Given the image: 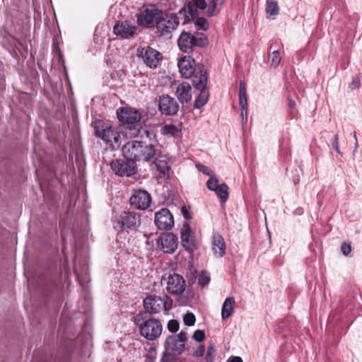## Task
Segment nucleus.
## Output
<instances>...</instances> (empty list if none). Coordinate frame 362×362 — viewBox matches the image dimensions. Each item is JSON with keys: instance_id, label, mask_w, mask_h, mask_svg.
Here are the masks:
<instances>
[{"instance_id": "1", "label": "nucleus", "mask_w": 362, "mask_h": 362, "mask_svg": "<svg viewBox=\"0 0 362 362\" xmlns=\"http://www.w3.org/2000/svg\"><path fill=\"white\" fill-rule=\"evenodd\" d=\"M181 75L186 78H191L193 87L199 90V95L194 101V108H202L207 102L209 92L207 88L208 74L205 66L197 64L191 57H184L178 62Z\"/></svg>"}, {"instance_id": "2", "label": "nucleus", "mask_w": 362, "mask_h": 362, "mask_svg": "<svg viewBox=\"0 0 362 362\" xmlns=\"http://www.w3.org/2000/svg\"><path fill=\"white\" fill-rule=\"evenodd\" d=\"M134 322L138 326L141 337L148 341L156 340L161 335L163 326L158 319L148 317L146 313L139 312L134 317Z\"/></svg>"}, {"instance_id": "3", "label": "nucleus", "mask_w": 362, "mask_h": 362, "mask_svg": "<svg viewBox=\"0 0 362 362\" xmlns=\"http://www.w3.org/2000/svg\"><path fill=\"white\" fill-rule=\"evenodd\" d=\"M95 137L102 139L113 148L120 145V134L112 125L101 119H95L91 124Z\"/></svg>"}, {"instance_id": "4", "label": "nucleus", "mask_w": 362, "mask_h": 362, "mask_svg": "<svg viewBox=\"0 0 362 362\" xmlns=\"http://www.w3.org/2000/svg\"><path fill=\"white\" fill-rule=\"evenodd\" d=\"M186 330H182L177 334L169 335L164 343L165 351L163 352L160 362H168L173 356L180 355L185 350L187 340Z\"/></svg>"}, {"instance_id": "5", "label": "nucleus", "mask_w": 362, "mask_h": 362, "mask_svg": "<svg viewBox=\"0 0 362 362\" xmlns=\"http://www.w3.org/2000/svg\"><path fill=\"white\" fill-rule=\"evenodd\" d=\"M208 44L207 37L200 32L192 34L190 32L183 31L177 40V45L180 49L187 54L192 52L195 47H204Z\"/></svg>"}, {"instance_id": "6", "label": "nucleus", "mask_w": 362, "mask_h": 362, "mask_svg": "<svg viewBox=\"0 0 362 362\" xmlns=\"http://www.w3.org/2000/svg\"><path fill=\"white\" fill-rule=\"evenodd\" d=\"M141 224V215L135 211H122L115 217L114 228L118 230H136Z\"/></svg>"}, {"instance_id": "7", "label": "nucleus", "mask_w": 362, "mask_h": 362, "mask_svg": "<svg viewBox=\"0 0 362 362\" xmlns=\"http://www.w3.org/2000/svg\"><path fill=\"white\" fill-rule=\"evenodd\" d=\"M159 13L156 28L162 35L169 34L177 28L180 24L179 11L172 13L169 10H160Z\"/></svg>"}, {"instance_id": "8", "label": "nucleus", "mask_w": 362, "mask_h": 362, "mask_svg": "<svg viewBox=\"0 0 362 362\" xmlns=\"http://www.w3.org/2000/svg\"><path fill=\"white\" fill-rule=\"evenodd\" d=\"M161 283L165 284L167 293L174 296H180L186 288V281L182 275L175 272L162 276Z\"/></svg>"}, {"instance_id": "9", "label": "nucleus", "mask_w": 362, "mask_h": 362, "mask_svg": "<svg viewBox=\"0 0 362 362\" xmlns=\"http://www.w3.org/2000/svg\"><path fill=\"white\" fill-rule=\"evenodd\" d=\"M206 7L205 0H187L185 6L179 10L180 15L183 16L182 24L194 21L199 16V10H204Z\"/></svg>"}, {"instance_id": "10", "label": "nucleus", "mask_w": 362, "mask_h": 362, "mask_svg": "<svg viewBox=\"0 0 362 362\" xmlns=\"http://www.w3.org/2000/svg\"><path fill=\"white\" fill-rule=\"evenodd\" d=\"M159 111L165 116H175L180 110L177 100L168 94H162L156 98Z\"/></svg>"}, {"instance_id": "11", "label": "nucleus", "mask_w": 362, "mask_h": 362, "mask_svg": "<svg viewBox=\"0 0 362 362\" xmlns=\"http://www.w3.org/2000/svg\"><path fill=\"white\" fill-rule=\"evenodd\" d=\"M137 56L151 69L157 68L163 59L162 54L150 46L139 49Z\"/></svg>"}, {"instance_id": "12", "label": "nucleus", "mask_w": 362, "mask_h": 362, "mask_svg": "<svg viewBox=\"0 0 362 362\" xmlns=\"http://www.w3.org/2000/svg\"><path fill=\"white\" fill-rule=\"evenodd\" d=\"M110 168L115 175L130 177L136 173V164L127 159H115L111 161Z\"/></svg>"}, {"instance_id": "13", "label": "nucleus", "mask_w": 362, "mask_h": 362, "mask_svg": "<svg viewBox=\"0 0 362 362\" xmlns=\"http://www.w3.org/2000/svg\"><path fill=\"white\" fill-rule=\"evenodd\" d=\"M160 11V9L153 6L151 8H143L137 15L138 24L146 28L156 25Z\"/></svg>"}, {"instance_id": "14", "label": "nucleus", "mask_w": 362, "mask_h": 362, "mask_svg": "<svg viewBox=\"0 0 362 362\" xmlns=\"http://www.w3.org/2000/svg\"><path fill=\"white\" fill-rule=\"evenodd\" d=\"M130 204L139 210L147 209L151 203V194L144 189H134L129 199Z\"/></svg>"}, {"instance_id": "15", "label": "nucleus", "mask_w": 362, "mask_h": 362, "mask_svg": "<svg viewBox=\"0 0 362 362\" xmlns=\"http://www.w3.org/2000/svg\"><path fill=\"white\" fill-rule=\"evenodd\" d=\"M117 115L119 122L127 124H138L141 119L139 111L132 107H120Z\"/></svg>"}, {"instance_id": "16", "label": "nucleus", "mask_w": 362, "mask_h": 362, "mask_svg": "<svg viewBox=\"0 0 362 362\" xmlns=\"http://www.w3.org/2000/svg\"><path fill=\"white\" fill-rule=\"evenodd\" d=\"M181 245L189 253L197 249V240L188 223H184L180 232Z\"/></svg>"}, {"instance_id": "17", "label": "nucleus", "mask_w": 362, "mask_h": 362, "mask_svg": "<svg viewBox=\"0 0 362 362\" xmlns=\"http://www.w3.org/2000/svg\"><path fill=\"white\" fill-rule=\"evenodd\" d=\"M155 224L160 230H170L174 226V218L170 210L167 208H163L156 212Z\"/></svg>"}, {"instance_id": "18", "label": "nucleus", "mask_w": 362, "mask_h": 362, "mask_svg": "<svg viewBox=\"0 0 362 362\" xmlns=\"http://www.w3.org/2000/svg\"><path fill=\"white\" fill-rule=\"evenodd\" d=\"M137 31V27L127 21H117L113 27V33L122 39L134 37Z\"/></svg>"}, {"instance_id": "19", "label": "nucleus", "mask_w": 362, "mask_h": 362, "mask_svg": "<svg viewBox=\"0 0 362 362\" xmlns=\"http://www.w3.org/2000/svg\"><path fill=\"white\" fill-rule=\"evenodd\" d=\"M142 141H129L122 147L124 158L134 162L139 161Z\"/></svg>"}, {"instance_id": "20", "label": "nucleus", "mask_w": 362, "mask_h": 362, "mask_svg": "<svg viewBox=\"0 0 362 362\" xmlns=\"http://www.w3.org/2000/svg\"><path fill=\"white\" fill-rule=\"evenodd\" d=\"M161 296L148 295L143 300V305L146 313L153 315L159 313L162 310Z\"/></svg>"}, {"instance_id": "21", "label": "nucleus", "mask_w": 362, "mask_h": 362, "mask_svg": "<svg viewBox=\"0 0 362 362\" xmlns=\"http://www.w3.org/2000/svg\"><path fill=\"white\" fill-rule=\"evenodd\" d=\"M159 244L164 252L172 254L178 247V238L173 233H165L160 237Z\"/></svg>"}, {"instance_id": "22", "label": "nucleus", "mask_w": 362, "mask_h": 362, "mask_svg": "<svg viewBox=\"0 0 362 362\" xmlns=\"http://www.w3.org/2000/svg\"><path fill=\"white\" fill-rule=\"evenodd\" d=\"M211 248L214 254L218 257H223L226 255V245L223 238L219 233L214 234L211 241Z\"/></svg>"}, {"instance_id": "23", "label": "nucleus", "mask_w": 362, "mask_h": 362, "mask_svg": "<svg viewBox=\"0 0 362 362\" xmlns=\"http://www.w3.org/2000/svg\"><path fill=\"white\" fill-rule=\"evenodd\" d=\"M176 95L182 105L189 102L192 99V86L187 82L180 83L176 88Z\"/></svg>"}, {"instance_id": "24", "label": "nucleus", "mask_w": 362, "mask_h": 362, "mask_svg": "<svg viewBox=\"0 0 362 362\" xmlns=\"http://www.w3.org/2000/svg\"><path fill=\"white\" fill-rule=\"evenodd\" d=\"M239 104L241 109V117L243 122L247 120V100L246 86L240 81L239 88Z\"/></svg>"}, {"instance_id": "25", "label": "nucleus", "mask_w": 362, "mask_h": 362, "mask_svg": "<svg viewBox=\"0 0 362 362\" xmlns=\"http://www.w3.org/2000/svg\"><path fill=\"white\" fill-rule=\"evenodd\" d=\"M156 155L157 151L156 146H153L152 144H148L146 140H142L139 161L149 162L152 160Z\"/></svg>"}, {"instance_id": "26", "label": "nucleus", "mask_w": 362, "mask_h": 362, "mask_svg": "<svg viewBox=\"0 0 362 362\" xmlns=\"http://www.w3.org/2000/svg\"><path fill=\"white\" fill-rule=\"evenodd\" d=\"M153 159L156 168L160 173L165 175L168 172L169 166L165 156L157 153Z\"/></svg>"}, {"instance_id": "27", "label": "nucleus", "mask_w": 362, "mask_h": 362, "mask_svg": "<svg viewBox=\"0 0 362 362\" xmlns=\"http://www.w3.org/2000/svg\"><path fill=\"white\" fill-rule=\"evenodd\" d=\"M139 134L141 138H144V136H146L143 140L147 141L148 144H152L153 146H158V141L154 130L147 128H141L139 129Z\"/></svg>"}, {"instance_id": "28", "label": "nucleus", "mask_w": 362, "mask_h": 362, "mask_svg": "<svg viewBox=\"0 0 362 362\" xmlns=\"http://www.w3.org/2000/svg\"><path fill=\"white\" fill-rule=\"evenodd\" d=\"M235 298L233 297L227 298L222 306L221 317L226 320L232 315L234 311Z\"/></svg>"}, {"instance_id": "29", "label": "nucleus", "mask_w": 362, "mask_h": 362, "mask_svg": "<svg viewBox=\"0 0 362 362\" xmlns=\"http://www.w3.org/2000/svg\"><path fill=\"white\" fill-rule=\"evenodd\" d=\"M224 1L225 0H211L206 11L207 16L211 17L217 15L224 4Z\"/></svg>"}, {"instance_id": "30", "label": "nucleus", "mask_w": 362, "mask_h": 362, "mask_svg": "<svg viewBox=\"0 0 362 362\" xmlns=\"http://www.w3.org/2000/svg\"><path fill=\"white\" fill-rule=\"evenodd\" d=\"M266 13L270 16H276L279 12L277 0H267L265 6Z\"/></svg>"}, {"instance_id": "31", "label": "nucleus", "mask_w": 362, "mask_h": 362, "mask_svg": "<svg viewBox=\"0 0 362 362\" xmlns=\"http://www.w3.org/2000/svg\"><path fill=\"white\" fill-rule=\"evenodd\" d=\"M180 130L178 129V127L173 124H165L161 128L162 134L165 136H176L180 133Z\"/></svg>"}, {"instance_id": "32", "label": "nucleus", "mask_w": 362, "mask_h": 362, "mask_svg": "<svg viewBox=\"0 0 362 362\" xmlns=\"http://www.w3.org/2000/svg\"><path fill=\"white\" fill-rule=\"evenodd\" d=\"M228 187L226 184L220 185L218 189L214 191L217 196L221 199L222 203H225L228 199Z\"/></svg>"}, {"instance_id": "33", "label": "nucleus", "mask_w": 362, "mask_h": 362, "mask_svg": "<svg viewBox=\"0 0 362 362\" xmlns=\"http://www.w3.org/2000/svg\"><path fill=\"white\" fill-rule=\"evenodd\" d=\"M268 59L271 66L276 67L281 62L279 49L273 50L272 52L269 54Z\"/></svg>"}, {"instance_id": "34", "label": "nucleus", "mask_w": 362, "mask_h": 362, "mask_svg": "<svg viewBox=\"0 0 362 362\" xmlns=\"http://www.w3.org/2000/svg\"><path fill=\"white\" fill-rule=\"evenodd\" d=\"M195 19L194 25L197 30L206 31L209 29V24L205 18L197 16Z\"/></svg>"}, {"instance_id": "35", "label": "nucleus", "mask_w": 362, "mask_h": 362, "mask_svg": "<svg viewBox=\"0 0 362 362\" xmlns=\"http://www.w3.org/2000/svg\"><path fill=\"white\" fill-rule=\"evenodd\" d=\"M211 278L209 274L204 270L202 271L198 277V283L202 286H205L209 284Z\"/></svg>"}, {"instance_id": "36", "label": "nucleus", "mask_w": 362, "mask_h": 362, "mask_svg": "<svg viewBox=\"0 0 362 362\" xmlns=\"http://www.w3.org/2000/svg\"><path fill=\"white\" fill-rule=\"evenodd\" d=\"M207 188L211 191H216L220 186L218 179L213 175L206 182Z\"/></svg>"}, {"instance_id": "37", "label": "nucleus", "mask_w": 362, "mask_h": 362, "mask_svg": "<svg viewBox=\"0 0 362 362\" xmlns=\"http://www.w3.org/2000/svg\"><path fill=\"white\" fill-rule=\"evenodd\" d=\"M216 354L214 344H211L207 349L205 360L206 362H214Z\"/></svg>"}, {"instance_id": "38", "label": "nucleus", "mask_w": 362, "mask_h": 362, "mask_svg": "<svg viewBox=\"0 0 362 362\" xmlns=\"http://www.w3.org/2000/svg\"><path fill=\"white\" fill-rule=\"evenodd\" d=\"M162 299V309H163L165 311L169 310L171 309L173 305V300L170 297H169L167 294H164L163 297H161Z\"/></svg>"}, {"instance_id": "39", "label": "nucleus", "mask_w": 362, "mask_h": 362, "mask_svg": "<svg viewBox=\"0 0 362 362\" xmlns=\"http://www.w3.org/2000/svg\"><path fill=\"white\" fill-rule=\"evenodd\" d=\"M196 321L195 315L192 313H187L183 317V322L187 326H192Z\"/></svg>"}, {"instance_id": "40", "label": "nucleus", "mask_w": 362, "mask_h": 362, "mask_svg": "<svg viewBox=\"0 0 362 362\" xmlns=\"http://www.w3.org/2000/svg\"><path fill=\"white\" fill-rule=\"evenodd\" d=\"M167 327L170 332L175 333L179 330L180 324L177 320H170L168 322Z\"/></svg>"}, {"instance_id": "41", "label": "nucleus", "mask_w": 362, "mask_h": 362, "mask_svg": "<svg viewBox=\"0 0 362 362\" xmlns=\"http://www.w3.org/2000/svg\"><path fill=\"white\" fill-rule=\"evenodd\" d=\"M192 337L196 341L201 342L205 339V332L203 330L197 329L194 332Z\"/></svg>"}, {"instance_id": "42", "label": "nucleus", "mask_w": 362, "mask_h": 362, "mask_svg": "<svg viewBox=\"0 0 362 362\" xmlns=\"http://www.w3.org/2000/svg\"><path fill=\"white\" fill-rule=\"evenodd\" d=\"M196 166L199 171L202 172L204 175H209L211 177V170L209 167L202 164H197Z\"/></svg>"}, {"instance_id": "43", "label": "nucleus", "mask_w": 362, "mask_h": 362, "mask_svg": "<svg viewBox=\"0 0 362 362\" xmlns=\"http://www.w3.org/2000/svg\"><path fill=\"white\" fill-rule=\"evenodd\" d=\"M349 87L351 90L358 89L361 87V81L358 77L353 78L352 81L349 83Z\"/></svg>"}, {"instance_id": "44", "label": "nucleus", "mask_w": 362, "mask_h": 362, "mask_svg": "<svg viewBox=\"0 0 362 362\" xmlns=\"http://www.w3.org/2000/svg\"><path fill=\"white\" fill-rule=\"evenodd\" d=\"M341 251L344 255H349L351 251V245L346 243H343L341 245Z\"/></svg>"}, {"instance_id": "45", "label": "nucleus", "mask_w": 362, "mask_h": 362, "mask_svg": "<svg viewBox=\"0 0 362 362\" xmlns=\"http://www.w3.org/2000/svg\"><path fill=\"white\" fill-rule=\"evenodd\" d=\"M332 146L338 153H340L339 146V136L337 134H336L334 136L333 141H332Z\"/></svg>"}, {"instance_id": "46", "label": "nucleus", "mask_w": 362, "mask_h": 362, "mask_svg": "<svg viewBox=\"0 0 362 362\" xmlns=\"http://www.w3.org/2000/svg\"><path fill=\"white\" fill-rule=\"evenodd\" d=\"M181 214H182L184 218L187 220H190L192 218L190 212L189 211V210L187 209V208L185 206H182Z\"/></svg>"}, {"instance_id": "47", "label": "nucleus", "mask_w": 362, "mask_h": 362, "mask_svg": "<svg viewBox=\"0 0 362 362\" xmlns=\"http://www.w3.org/2000/svg\"><path fill=\"white\" fill-rule=\"evenodd\" d=\"M205 352V347L204 346L202 345V346H199L196 351H195V354L197 356H202L204 355Z\"/></svg>"}, {"instance_id": "48", "label": "nucleus", "mask_w": 362, "mask_h": 362, "mask_svg": "<svg viewBox=\"0 0 362 362\" xmlns=\"http://www.w3.org/2000/svg\"><path fill=\"white\" fill-rule=\"evenodd\" d=\"M226 362H243V359L240 356H230Z\"/></svg>"}, {"instance_id": "49", "label": "nucleus", "mask_w": 362, "mask_h": 362, "mask_svg": "<svg viewBox=\"0 0 362 362\" xmlns=\"http://www.w3.org/2000/svg\"><path fill=\"white\" fill-rule=\"evenodd\" d=\"M277 44H278V40H276L273 41V42L270 44V45H269V50H272V48H273V47L274 46V45H276V46H275V47H277Z\"/></svg>"}, {"instance_id": "50", "label": "nucleus", "mask_w": 362, "mask_h": 362, "mask_svg": "<svg viewBox=\"0 0 362 362\" xmlns=\"http://www.w3.org/2000/svg\"><path fill=\"white\" fill-rule=\"evenodd\" d=\"M294 106V102L291 101L290 102V107H293Z\"/></svg>"}]
</instances>
